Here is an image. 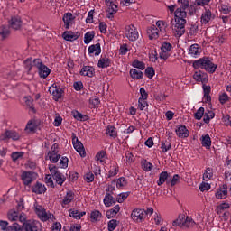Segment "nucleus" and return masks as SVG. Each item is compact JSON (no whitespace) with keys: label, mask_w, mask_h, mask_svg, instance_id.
<instances>
[{"label":"nucleus","mask_w":231,"mask_h":231,"mask_svg":"<svg viewBox=\"0 0 231 231\" xmlns=\"http://www.w3.org/2000/svg\"><path fill=\"white\" fill-rule=\"evenodd\" d=\"M175 24L172 28L175 37H181L185 33V24H187V11L177 8L174 12Z\"/></svg>","instance_id":"f257e3e1"},{"label":"nucleus","mask_w":231,"mask_h":231,"mask_svg":"<svg viewBox=\"0 0 231 231\" xmlns=\"http://www.w3.org/2000/svg\"><path fill=\"white\" fill-rule=\"evenodd\" d=\"M193 66L194 68H201L208 73H216V69H217V65L212 62L208 57L200 58L193 63Z\"/></svg>","instance_id":"f03ea898"},{"label":"nucleus","mask_w":231,"mask_h":231,"mask_svg":"<svg viewBox=\"0 0 231 231\" xmlns=\"http://www.w3.org/2000/svg\"><path fill=\"white\" fill-rule=\"evenodd\" d=\"M33 66L37 68L40 79H48V76L50 75V73H51L50 68L44 65L42 63V60L39 59H35L33 60Z\"/></svg>","instance_id":"7ed1b4c3"},{"label":"nucleus","mask_w":231,"mask_h":231,"mask_svg":"<svg viewBox=\"0 0 231 231\" xmlns=\"http://www.w3.org/2000/svg\"><path fill=\"white\" fill-rule=\"evenodd\" d=\"M35 213L41 221H55V216L50 212H46V209L42 206L35 205Z\"/></svg>","instance_id":"20e7f679"},{"label":"nucleus","mask_w":231,"mask_h":231,"mask_svg":"<svg viewBox=\"0 0 231 231\" xmlns=\"http://www.w3.org/2000/svg\"><path fill=\"white\" fill-rule=\"evenodd\" d=\"M49 171L58 185H63L66 181V176L59 171V168L53 164L49 165Z\"/></svg>","instance_id":"39448f33"},{"label":"nucleus","mask_w":231,"mask_h":231,"mask_svg":"<svg viewBox=\"0 0 231 231\" xmlns=\"http://www.w3.org/2000/svg\"><path fill=\"white\" fill-rule=\"evenodd\" d=\"M45 160H49L51 163H57L60 160V153H59V145L53 144L51 150L45 156Z\"/></svg>","instance_id":"423d86ee"},{"label":"nucleus","mask_w":231,"mask_h":231,"mask_svg":"<svg viewBox=\"0 0 231 231\" xmlns=\"http://www.w3.org/2000/svg\"><path fill=\"white\" fill-rule=\"evenodd\" d=\"M125 35L132 42H134V41L138 40L139 37L138 29H136L133 24L126 25L125 28Z\"/></svg>","instance_id":"0eeeda50"},{"label":"nucleus","mask_w":231,"mask_h":231,"mask_svg":"<svg viewBox=\"0 0 231 231\" xmlns=\"http://www.w3.org/2000/svg\"><path fill=\"white\" fill-rule=\"evenodd\" d=\"M7 218L11 221H20V223H24V221H26V214L24 213H20L11 209L9 210V212L7 213Z\"/></svg>","instance_id":"6e6552de"},{"label":"nucleus","mask_w":231,"mask_h":231,"mask_svg":"<svg viewBox=\"0 0 231 231\" xmlns=\"http://www.w3.org/2000/svg\"><path fill=\"white\" fill-rule=\"evenodd\" d=\"M23 185H32V181L37 180V173L33 171H23L21 175Z\"/></svg>","instance_id":"1a4fd4ad"},{"label":"nucleus","mask_w":231,"mask_h":231,"mask_svg":"<svg viewBox=\"0 0 231 231\" xmlns=\"http://www.w3.org/2000/svg\"><path fill=\"white\" fill-rule=\"evenodd\" d=\"M216 19V14L212 13L210 9H204L200 16L201 24H208L211 21Z\"/></svg>","instance_id":"9d476101"},{"label":"nucleus","mask_w":231,"mask_h":231,"mask_svg":"<svg viewBox=\"0 0 231 231\" xmlns=\"http://www.w3.org/2000/svg\"><path fill=\"white\" fill-rule=\"evenodd\" d=\"M106 18L113 21L115 15L118 13V4L106 5Z\"/></svg>","instance_id":"9b49d317"},{"label":"nucleus","mask_w":231,"mask_h":231,"mask_svg":"<svg viewBox=\"0 0 231 231\" xmlns=\"http://www.w3.org/2000/svg\"><path fill=\"white\" fill-rule=\"evenodd\" d=\"M21 138V134L14 130H6L0 135V140L6 141V140H19Z\"/></svg>","instance_id":"f8f14e48"},{"label":"nucleus","mask_w":231,"mask_h":231,"mask_svg":"<svg viewBox=\"0 0 231 231\" xmlns=\"http://www.w3.org/2000/svg\"><path fill=\"white\" fill-rule=\"evenodd\" d=\"M72 144L75 151H77V152H79V154H80L82 158H84L86 156V150H84V144H82V143L79 141V138L75 136V134H72Z\"/></svg>","instance_id":"ddd939ff"},{"label":"nucleus","mask_w":231,"mask_h":231,"mask_svg":"<svg viewBox=\"0 0 231 231\" xmlns=\"http://www.w3.org/2000/svg\"><path fill=\"white\" fill-rule=\"evenodd\" d=\"M171 50H172V44L163 42L161 46L160 58L166 60L168 57H171Z\"/></svg>","instance_id":"4468645a"},{"label":"nucleus","mask_w":231,"mask_h":231,"mask_svg":"<svg viewBox=\"0 0 231 231\" xmlns=\"http://www.w3.org/2000/svg\"><path fill=\"white\" fill-rule=\"evenodd\" d=\"M131 217L134 223H142L145 217V210L143 208H135L132 211Z\"/></svg>","instance_id":"2eb2a0df"},{"label":"nucleus","mask_w":231,"mask_h":231,"mask_svg":"<svg viewBox=\"0 0 231 231\" xmlns=\"http://www.w3.org/2000/svg\"><path fill=\"white\" fill-rule=\"evenodd\" d=\"M62 21L66 30H69V28H71L75 23V16H73V14L71 13H65L63 14Z\"/></svg>","instance_id":"dca6fc26"},{"label":"nucleus","mask_w":231,"mask_h":231,"mask_svg":"<svg viewBox=\"0 0 231 231\" xmlns=\"http://www.w3.org/2000/svg\"><path fill=\"white\" fill-rule=\"evenodd\" d=\"M49 93L52 95L54 100H59L62 97V88L53 84L49 88Z\"/></svg>","instance_id":"f3484780"},{"label":"nucleus","mask_w":231,"mask_h":231,"mask_svg":"<svg viewBox=\"0 0 231 231\" xmlns=\"http://www.w3.org/2000/svg\"><path fill=\"white\" fill-rule=\"evenodd\" d=\"M202 51L203 49L199 46V44L194 43L190 45L189 49V55H190V57H193L194 59H198V57L201 55Z\"/></svg>","instance_id":"a211bd4d"},{"label":"nucleus","mask_w":231,"mask_h":231,"mask_svg":"<svg viewBox=\"0 0 231 231\" xmlns=\"http://www.w3.org/2000/svg\"><path fill=\"white\" fill-rule=\"evenodd\" d=\"M79 74L81 77H88L89 79H92V77H95V67L89 65L83 66Z\"/></svg>","instance_id":"6ab92c4d"},{"label":"nucleus","mask_w":231,"mask_h":231,"mask_svg":"<svg viewBox=\"0 0 231 231\" xmlns=\"http://www.w3.org/2000/svg\"><path fill=\"white\" fill-rule=\"evenodd\" d=\"M193 79L196 82L207 84L208 82V75L201 70H198L193 74Z\"/></svg>","instance_id":"aec40b11"},{"label":"nucleus","mask_w":231,"mask_h":231,"mask_svg":"<svg viewBox=\"0 0 231 231\" xmlns=\"http://www.w3.org/2000/svg\"><path fill=\"white\" fill-rule=\"evenodd\" d=\"M146 33L150 41H154L158 39V37H160V31L156 27V25H152L148 27Z\"/></svg>","instance_id":"412c9836"},{"label":"nucleus","mask_w":231,"mask_h":231,"mask_svg":"<svg viewBox=\"0 0 231 231\" xmlns=\"http://www.w3.org/2000/svg\"><path fill=\"white\" fill-rule=\"evenodd\" d=\"M88 53L90 57H98V55L102 53V48L100 47V43L90 45L88 47Z\"/></svg>","instance_id":"4be33fe9"},{"label":"nucleus","mask_w":231,"mask_h":231,"mask_svg":"<svg viewBox=\"0 0 231 231\" xmlns=\"http://www.w3.org/2000/svg\"><path fill=\"white\" fill-rule=\"evenodd\" d=\"M217 199H226L228 196V186L226 184L222 185L215 194Z\"/></svg>","instance_id":"5701e85b"},{"label":"nucleus","mask_w":231,"mask_h":231,"mask_svg":"<svg viewBox=\"0 0 231 231\" xmlns=\"http://www.w3.org/2000/svg\"><path fill=\"white\" fill-rule=\"evenodd\" d=\"M175 133L179 138H189V134H190L189 129H187V126L185 125L177 126Z\"/></svg>","instance_id":"b1692460"},{"label":"nucleus","mask_w":231,"mask_h":231,"mask_svg":"<svg viewBox=\"0 0 231 231\" xmlns=\"http://www.w3.org/2000/svg\"><path fill=\"white\" fill-rule=\"evenodd\" d=\"M74 199H75V194H73V192L71 191L67 192V194L63 198L61 207H63V208H69V205Z\"/></svg>","instance_id":"393cba45"},{"label":"nucleus","mask_w":231,"mask_h":231,"mask_svg":"<svg viewBox=\"0 0 231 231\" xmlns=\"http://www.w3.org/2000/svg\"><path fill=\"white\" fill-rule=\"evenodd\" d=\"M69 216L70 217H73V219H82V217H84V216H86V212L85 211H78L75 208H71L69 210Z\"/></svg>","instance_id":"a878e982"},{"label":"nucleus","mask_w":231,"mask_h":231,"mask_svg":"<svg viewBox=\"0 0 231 231\" xmlns=\"http://www.w3.org/2000/svg\"><path fill=\"white\" fill-rule=\"evenodd\" d=\"M200 142L202 143V147H206V149H210L212 145V139L208 134H206L201 136Z\"/></svg>","instance_id":"bb28decb"},{"label":"nucleus","mask_w":231,"mask_h":231,"mask_svg":"<svg viewBox=\"0 0 231 231\" xmlns=\"http://www.w3.org/2000/svg\"><path fill=\"white\" fill-rule=\"evenodd\" d=\"M46 190H47L46 186L39 182H37L32 187V192H34V194H44Z\"/></svg>","instance_id":"cd10ccee"},{"label":"nucleus","mask_w":231,"mask_h":231,"mask_svg":"<svg viewBox=\"0 0 231 231\" xmlns=\"http://www.w3.org/2000/svg\"><path fill=\"white\" fill-rule=\"evenodd\" d=\"M63 39L65 41H77L79 39V32L67 31L63 33Z\"/></svg>","instance_id":"c85d7f7f"},{"label":"nucleus","mask_w":231,"mask_h":231,"mask_svg":"<svg viewBox=\"0 0 231 231\" xmlns=\"http://www.w3.org/2000/svg\"><path fill=\"white\" fill-rule=\"evenodd\" d=\"M10 25L14 30H19L23 26V22L19 17H13L10 21Z\"/></svg>","instance_id":"c756f323"},{"label":"nucleus","mask_w":231,"mask_h":231,"mask_svg":"<svg viewBox=\"0 0 231 231\" xmlns=\"http://www.w3.org/2000/svg\"><path fill=\"white\" fill-rule=\"evenodd\" d=\"M202 89L204 93V97H203L204 101L210 102L212 100V98L210 97V91H211L210 86L203 84Z\"/></svg>","instance_id":"7c9ffc66"},{"label":"nucleus","mask_w":231,"mask_h":231,"mask_svg":"<svg viewBox=\"0 0 231 231\" xmlns=\"http://www.w3.org/2000/svg\"><path fill=\"white\" fill-rule=\"evenodd\" d=\"M118 164H116V162H112L106 178H113L116 176V174H118Z\"/></svg>","instance_id":"2f4dec72"},{"label":"nucleus","mask_w":231,"mask_h":231,"mask_svg":"<svg viewBox=\"0 0 231 231\" xmlns=\"http://www.w3.org/2000/svg\"><path fill=\"white\" fill-rule=\"evenodd\" d=\"M130 77L135 80H142V79H143V72L136 69H130Z\"/></svg>","instance_id":"473e14b6"},{"label":"nucleus","mask_w":231,"mask_h":231,"mask_svg":"<svg viewBox=\"0 0 231 231\" xmlns=\"http://www.w3.org/2000/svg\"><path fill=\"white\" fill-rule=\"evenodd\" d=\"M96 162H99L102 165L106 163V160H107V154L104 151H100L96 154Z\"/></svg>","instance_id":"72a5a7b5"},{"label":"nucleus","mask_w":231,"mask_h":231,"mask_svg":"<svg viewBox=\"0 0 231 231\" xmlns=\"http://www.w3.org/2000/svg\"><path fill=\"white\" fill-rule=\"evenodd\" d=\"M98 68H109L111 66V60L109 58L105 57V58H100L98 62H97Z\"/></svg>","instance_id":"f704fd0d"},{"label":"nucleus","mask_w":231,"mask_h":231,"mask_svg":"<svg viewBox=\"0 0 231 231\" xmlns=\"http://www.w3.org/2000/svg\"><path fill=\"white\" fill-rule=\"evenodd\" d=\"M23 100L24 106L29 107V109L32 111V113H35V108L33 107V99L32 98V97L30 96L24 97Z\"/></svg>","instance_id":"c9c22d12"},{"label":"nucleus","mask_w":231,"mask_h":231,"mask_svg":"<svg viewBox=\"0 0 231 231\" xmlns=\"http://www.w3.org/2000/svg\"><path fill=\"white\" fill-rule=\"evenodd\" d=\"M213 176H214V171L211 168H207L203 173L202 178L204 181H210Z\"/></svg>","instance_id":"e433bc0d"},{"label":"nucleus","mask_w":231,"mask_h":231,"mask_svg":"<svg viewBox=\"0 0 231 231\" xmlns=\"http://www.w3.org/2000/svg\"><path fill=\"white\" fill-rule=\"evenodd\" d=\"M35 129H37V122L35 120L29 121L25 126L26 133H33Z\"/></svg>","instance_id":"4c0bfd02"},{"label":"nucleus","mask_w":231,"mask_h":231,"mask_svg":"<svg viewBox=\"0 0 231 231\" xmlns=\"http://www.w3.org/2000/svg\"><path fill=\"white\" fill-rule=\"evenodd\" d=\"M101 217H102V213H100V211L98 210H94L90 214V219L92 223H97V221H100Z\"/></svg>","instance_id":"58836bf2"},{"label":"nucleus","mask_w":231,"mask_h":231,"mask_svg":"<svg viewBox=\"0 0 231 231\" xmlns=\"http://www.w3.org/2000/svg\"><path fill=\"white\" fill-rule=\"evenodd\" d=\"M155 24L158 28L157 30H159L162 33H165V32H167V23L165 21L159 20L155 23Z\"/></svg>","instance_id":"ea45409f"},{"label":"nucleus","mask_w":231,"mask_h":231,"mask_svg":"<svg viewBox=\"0 0 231 231\" xmlns=\"http://www.w3.org/2000/svg\"><path fill=\"white\" fill-rule=\"evenodd\" d=\"M119 212H120V205H116L112 209L106 212V216L109 219L110 217H115V216H116V214H118Z\"/></svg>","instance_id":"a19ab883"},{"label":"nucleus","mask_w":231,"mask_h":231,"mask_svg":"<svg viewBox=\"0 0 231 231\" xmlns=\"http://www.w3.org/2000/svg\"><path fill=\"white\" fill-rule=\"evenodd\" d=\"M106 134H107V136H110V138H116L118 136L116 128H115V126H113V125L107 126Z\"/></svg>","instance_id":"79ce46f5"},{"label":"nucleus","mask_w":231,"mask_h":231,"mask_svg":"<svg viewBox=\"0 0 231 231\" xmlns=\"http://www.w3.org/2000/svg\"><path fill=\"white\" fill-rule=\"evenodd\" d=\"M167 178H169V173H167V171H162V173H160L159 180H157V185L159 187L163 185V183L167 181Z\"/></svg>","instance_id":"37998d69"},{"label":"nucleus","mask_w":231,"mask_h":231,"mask_svg":"<svg viewBox=\"0 0 231 231\" xmlns=\"http://www.w3.org/2000/svg\"><path fill=\"white\" fill-rule=\"evenodd\" d=\"M152 221L157 226L163 225V217L160 213H154Z\"/></svg>","instance_id":"c03bdc74"},{"label":"nucleus","mask_w":231,"mask_h":231,"mask_svg":"<svg viewBox=\"0 0 231 231\" xmlns=\"http://www.w3.org/2000/svg\"><path fill=\"white\" fill-rule=\"evenodd\" d=\"M0 35L2 39H6L10 35V28L8 26H0Z\"/></svg>","instance_id":"a18cd8bd"},{"label":"nucleus","mask_w":231,"mask_h":231,"mask_svg":"<svg viewBox=\"0 0 231 231\" xmlns=\"http://www.w3.org/2000/svg\"><path fill=\"white\" fill-rule=\"evenodd\" d=\"M228 208H230V204L228 202H223L217 206V214H222L223 211L228 210Z\"/></svg>","instance_id":"49530a36"},{"label":"nucleus","mask_w":231,"mask_h":231,"mask_svg":"<svg viewBox=\"0 0 231 231\" xmlns=\"http://www.w3.org/2000/svg\"><path fill=\"white\" fill-rule=\"evenodd\" d=\"M95 39V32H88L84 35V43L89 44Z\"/></svg>","instance_id":"de8ad7c7"},{"label":"nucleus","mask_w":231,"mask_h":231,"mask_svg":"<svg viewBox=\"0 0 231 231\" xmlns=\"http://www.w3.org/2000/svg\"><path fill=\"white\" fill-rule=\"evenodd\" d=\"M24 157V152H13L11 154V158L13 162H17L18 160H23Z\"/></svg>","instance_id":"09e8293b"},{"label":"nucleus","mask_w":231,"mask_h":231,"mask_svg":"<svg viewBox=\"0 0 231 231\" xmlns=\"http://www.w3.org/2000/svg\"><path fill=\"white\" fill-rule=\"evenodd\" d=\"M104 205L106 207H111L115 203V199L111 194H106L104 198Z\"/></svg>","instance_id":"8fccbe9b"},{"label":"nucleus","mask_w":231,"mask_h":231,"mask_svg":"<svg viewBox=\"0 0 231 231\" xmlns=\"http://www.w3.org/2000/svg\"><path fill=\"white\" fill-rule=\"evenodd\" d=\"M133 68H137V69H141L143 70L145 69V63L138 60H134L132 63Z\"/></svg>","instance_id":"3c124183"},{"label":"nucleus","mask_w":231,"mask_h":231,"mask_svg":"<svg viewBox=\"0 0 231 231\" xmlns=\"http://www.w3.org/2000/svg\"><path fill=\"white\" fill-rule=\"evenodd\" d=\"M177 3L179 5V8H181V10H187V8H189V6H190V4L189 2V0H177Z\"/></svg>","instance_id":"603ef678"},{"label":"nucleus","mask_w":231,"mask_h":231,"mask_svg":"<svg viewBox=\"0 0 231 231\" xmlns=\"http://www.w3.org/2000/svg\"><path fill=\"white\" fill-rule=\"evenodd\" d=\"M214 116H216V114L214 113V111H208L207 113H205L204 115L205 124H208V122H210V120H212Z\"/></svg>","instance_id":"864d4df0"},{"label":"nucleus","mask_w":231,"mask_h":231,"mask_svg":"<svg viewBox=\"0 0 231 231\" xmlns=\"http://www.w3.org/2000/svg\"><path fill=\"white\" fill-rule=\"evenodd\" d=\"M89 105L91 106V107H98V106L100 105V98H98V97H90Z\"/></svg>","instance_id":"5fc2aeb1"},{"label":"nucleus","mask_w":231,"mask_h":231,"mask_svg":"<svg viewBox=\"0 0 231 231\" xmlns=\"http://www.w3.org/2000/svg\"><path fill=\"white\" fill-rule=\"evenodd\" d=\"M127 185V180L124 177H120L116 180V187L117 189H124Z\"/></svg>","instance_id":"6e6d98bb"},{"label":"nucleus","mask_w":231,"mask_h":231,"mask_svg":"<svg viewBox=\"0 0 231 231\" xmlns=\"http://www.w3.org/2000/svg\"><path fill=\"white\" fill-rule=\"evenodd\" d=\"M6 231H23V226H21L18 223H14L9 226Z\"/></svg>","instance_id":"4d7b16f0"},{"label":"nucleus","mask_w":231,"mask_h":231,"mask_svg":"<svg viewBox=\"0 0 231 231\" xmlns=\"http://www.w3.org/2000/svg\"><path fill=\"white\" fill-rule=\"evenodd\" d=\"M184 225V226H186L187 228H190L192 226H194L195 222L192 219V217H187L185 221L182 223Z\"/></svg>","instance_id":"13d9d810"},{"label":"nucleus","mask_w":231,"mask_h":231,"mask_svg":"<svg viewBox=\"0 0 231 231\" xmlns=\"http://www.w3.org/2000/svg\"><path fill=\"white\" fill-rule=\"evenodd\" d=\"M219 12H221V14H224V15H228V14H230L231 12V7L226 5H221L219 7Z\"/></svg>","instance_id":"bf43d9fd"},{"label":"nucleus","mask_w":231,"mask_h":231,"mask_svg":"<svg viewBox=\"0 0 231 231\" xmlns=\"http://www.w3.org/2000/svg\"><path fill=\"white\" fill-rule=\"evenodd\" d=\"M45 183L48 187H55L53 183V176L51 174H47L45 176Z\"/></svg>","instance_id":"052dcab7"},{"label":"nucleus","mask_w":231,"mask_h":231,"mask_svg":"<svg viewBox=\"0 0 231 231\" xmlns=\"http://www.w3.org/2000/svg\"><path fill=\"white\" fill-rule=\"evenodd\" d=\"M145 75L148 79H152V77H154V75H156V72L154 71V68H152V67L146 68Z\"/></svg>","instance_id":"680f3d73"},{"label":"nucleus","mask_w":231,"mask_h":231,"mask_svg":"<svg viewBox=\"0 0 231 231\" xmlns=\"http://www.w3.org/2000/svg\"><path fill=\"white\" fill-rule=\"evenodd\" d=\"M203 115H205V108L199 107L195 113L196 120H201V118H203Z\"/></svg>","instance_id":"e2e57ef3"},{"label":"nucleus","mask_w":231,"mask_h":231,"mask_svg":"<svg viewBox=\"0 0 231 231\" xmlns=\"http://www.w3.org/2000/svg\"><path fill=\"white\" fill-rule=\"evenodd\" d=\"M53 125L54 127H60V125H62V117L60 116V115L56 114Z\"/></svg>","instance_id":"0e129e2a"},{"label":"nucleus","mask_w":231,"mask_h":231,"mask_svg":"<svg viewBox=\"0 0 231 231\" xmlns=\"http://www.w3.org/2000/svg\"><path fill=\"white\" fill-rule=\"evenodd\" d=\"M116 226H118V221L116 219H112L108 222V231H114Z\"/></svg>","instance_id":"69168bd1"},{"label":"nucleus","mask_w":231,"mask_h":231,"mask_svg":"<svg viewBox=\"0 0 231 231\" xmlns=\"http://www.w3.org/2000/svg\"><path fill=\"white\" fill-rule=\"evenodd\" d=\"M69 160L68 157H61L60 162V169H68V163Z\"/></svg>","instance_id":"338daca9"},{"label":"nucleus","mask_w":231,"mask_h":231,"mask_svg":"<svg viewBox=\"0 0 231 231\" xmlns=\"http://www.w3.org/2000/svg\"><path fill=\"white\" fill-rule=\"evenodd\" d=\"M172 147L171 143L165 142L161 143V149L162 152H167V151H170V149Z\"/></svg>","instance_id":"774afa93"}]
</instances>
